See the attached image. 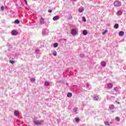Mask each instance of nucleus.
Returning <instances> with one entry per match:
<instances>
[{
  "label": "nucleus",
  "instance_id": "obj_20",
  "mask_svg": "<svg viewBox=\"0 0 126 126\" xmlns=\"http://www.w3.org/2000/svg\"><path fill=\"white\" fill-rule=\"evenodd\" d=\"M114 27L115 29H118V28H119V24H116L114 26Z\"/></svg>",
  "mask_w": 126,
  "mask_h": 126
},
{
  "label": "nucleus",
  "instance_id": "obj_33",
  "mask_svg": "<svg viewBox=\"0 0 126 126\" xmlns=\"http://www.w3.org/2000/svg\"><path fill=\"white\" fill-rule=\"evenodd\" d=\"M53 56H54V57H57V52L53 53Z\"/></svg>",
  "mask_w": 126,
  "mask_h": 126
},
{
  "label": "nucleus",
  "instance_id": "obj_10",
  "mask_svg": "<svg viewBox=\"0 0 126 126\" xmlns=\"http://www.w3.org/2000/svg\"><path fill=\"white\" fill-rule=\"evenodd\" d=\"M79 12H83V11H84V8H83V7H80L79 9Z\"/></svg>",
  "mask_w": 126,
  "mask_h": 126
},
{
  "label": "nucleus",
  "instance_id": "obj_22",
  "mask_svg": "<svg viewBox=\"0 0 126 126\" xmlns=\"http://www.w3.org/2000/svg\"><path fill=\"white\" fill-rule=\"evenodd\" d=\"M109 109L110 110H114V105H111L109 106Z\"/></svg>",
  "mask_w": 126,
  "mask_h": 126
},
{
  "label": "nucleus",
  "instance_id": "obj_6",
  "mask_svg": "<svg viewBox=\"0 0 126 126\" xmlns=\"http://www.w3.org/2000/svg\"><path fill=\"white\" fill-rule=\"evenodd\" d=\"M59 19H60V16L58 15L55 16L53 18V20L54 21H57V20H59Z\"/></svg>",
  "mask_w": 126,
  "mask_h": 126
},
{
  "label": "nucleus",
  "instance_id": "obj_37",
  "mask_svg": "<svg viewBox=\"0 0 126 126\" xmlns=\"http://www.w3.org/2000/svg\"><path fill=\"white\" fill-rule=\"evenodd\" d=\"M89 84H88V83H87V84H86V86H87V87H89Z\"/></svg>",
  "mask_w": 126,
  "mask_h": 126
},
{
  "label": "nucleus",
  "instance_id": "obj_7",
  "mask_svg": "<svg viewBox=\"0 0 126 126\" xmlns=\"http://www.w3.org/2000/svg\"><path fill=\"white\" fill-rule=\"evenodd\" d=\"M107 88L111 89L113 88V84L112 83H109L107 84Z\"/></svg>",
  "mask_w": 126,
  "mask_h": 126
},
{
  "label": "nucleus",
  "instance_id": "obj_1",
  "mask_svg": "<svg viewBox=\"0 0 126 126\" xmlns=\"http://www.w3.org/2000/svg\"><path fill=\"white\" fill-rule=\"evenodd\" d=\"M114 6L116 7H120L122 6V2L119 0H116L113 3Z\"/></svg>",
  "mask_w": 126,
  "mask_h": 126
},
{
  "label": "nucleus",
  "instance_id": "obj_4",
  "mask_svg": "<svg viewBox=\"0 0 126 126\" xmlns=\"http://www.w3.org/2000/svg\"><path fill=\"white\" fill-rule=\"evenodd\" d=\"M76 30L74 29H72L71 31V34L73 35V36L76 35Z\"/></svg>",
  "mask_w": 126,
  "mask_h": 126
},
{
  "label": "nucleus",
  "instance_id": "obj_26",
  "mask_svg": "<svg viewBox=\"0 0 126 126\" xmlns=\"http://www.w3.org/2000/svg\"><path fill=\"white\" fill-rule=\"evenodd\" d=\"M82 21H84V22H86V18H85V17H83Z\"/></svg>",
  "mask_w": 126,
  "mask_h": 126
},
{
  "label": "nucleus",
  "instance_id": "obj_25",
  "mask_svg": "<svg viewBox=\"0 0 126 126\" xmlns=\"http://www.w3.org/2000/svg\"><path fill=\"white\" fill-rule=\"evenodd\" d=\"M31 82H35V78H31Z\"/></svg>",
  "mask_w": 126,
  "mask_h": 126
},
{
  "label": "nucleus",
  "instance_id": "obj_44",
  "mask_svg": "<svg viewBox=\"0 0 126 126\" xmlns=\"http://www.w3.org/2000/svg\"><path fill=\"white\" fill-rule=\"evenodd\" d=\"M111 94H112L113 95H114V94L113 93H112Z\"/></svg>",
  "mask_w": 126,
  "mask_h": 126
},
{
  "label": "nucleus",
  "instance_id": "obj_27",
  "mask_svg": "<svg viewBox=\"0 0 126 126\" xmlns=\"http://www.w3.org/2000/svg\"><path fill=\"white\" fill-rule=\"evenodd\" d=\"M94 100H98V99H99V97L98 96H94Z\"/></svg>",
  "mask_w": 126,
  "mask_h": 126
},
{
  "label": "nucleus",
  "instance_id": "obj_30",
  "mask_svg": "<svg viewBox=\"0 0 126 126\" xmlns=\"http://www.w3.org/2000/svg\"><path fill=\"white\" fill-rule=\"evenodd\" d=\"M108 32V30H105L104 32H102L103 35H105L106 33Z\"/></svg>",
  "mask_w": 126,
  "mask_h": 126
},
{
  "label": "nucleus",
  "instance_id": "obj_19",
  "mask_svg": "<svg viewBox=\"0 0 126 126\" xmlns=\"http://www.w3.org/2000/svg\"><path fill=\"white\" fill-rule=\"evenodd\" d=\"M44 85H45V86H49V85H50V83H49V82H48V81H46L44 83Z\"/></svg>",
  "mask_w": 126,
  "mask_h": 126
},
{
  "label": "nucleus",
  "instance_id": "obj_2",
  "mask_svg": "<svg viewBox=\"0 0 126 126\" xmlns=\"http://www.w3.org/2000/svg\"><path fill=\"white\" fill-rule=\"evenodd\" d=\"M50 32V31L47 29H43L42 30V35L44 36H46L47 35H49V33Z\"/></svg>",
  "mask_w": 126,
  "mask_h": 126
},
{
  "label": "nucleus",
  "instance_id": "obj_31",
  "mask_svg": "<svg viewBox=\"0 0 126 126\" xmlns=\"http://www.w3.org/2000/svg\"><path fill=\"white\" fill-rule=\"evenodd\" d=\"M115 120L117 121V122H120V118L119 117H116Z\"/></svg>",
  "mask_w": 126,
  "mask_h": 126
},
{
  "label": "nucleus",
  "instance_id": "obj_9",
  "mask_svg": "<svg viewBox=\"0 0 126 126\" xmlns=\"http://www.w3.org/2000/svg\"><path fill=\"white\" fill-rule=\"evenodd\" d=\"M14 115L16 117H18L19 116V112L17 110H15Z\"/></svg>",
  "mask_w": 126,
  "mask_h": 126
},
{
  "label": "nucleus",
  "instance_id": "obj_5",
  "mask_svg": "<svg viewBox=\"0 0 126 126\" xmlns=\"http://www.w3.org/2000/svg\"><path fill=\"white\" fill-rule=\"evenodd\" d=\"M11 34L13 36H16V35H18V32L15 30H13L11 31Z\"/></svg>",
  "mask_w": 126,
  "mask_h": 126
},
{
  "label": "nucleus",
  "instance_id": "obj_12",
  "mask_svg": "<svg viewBox=\"0 0 126 126\" xmlns=\"http://www.w3.org/2000/svg\"><path fill=\"white\" fill-rule=\"evenodd\" d=\"M119 36H124V35H125V32H124L123 31H121L119 32Z\"/></svg>",
  "mask_w": 126,
  "mask_h": 126
},
{
  "label": "nucleus",
  "instance_id": "obj_14",
  "mask_svg": "<svg viewBox=\"0 0 126 126\" xmlns=\"http://www.w3.org/2000/svg\"><path fill=\"white\" fill-rule=\"evenodd\" d=\"M104 125H105V126H110V122H108V121H105L104 122Z\"/></svg>",
  "mask_w": 126,
  "mask_h": 126
},
{
  "label": "nucleus",
  "instance_id": "obj_23",
  "mask_svg": "<svg viewBox=\"0 0 126 126\" xmlns=\"http://www.w3.org/2000/svg\"><path fill=\"white\" fill-rule=\"evenodd\" d=\"M9 62L12 64H14V63H15V61L9 60Z\"/></svg>",
  "mask_w": 126,
  "mask_h": 126
},
{
  "label": "nucleus",
  "instance_id": "obj_8",
  "mask_svg": "<svg viewBox=\"0 0 126 126\" xmlns=\"http://www.w3.org/2000/svg\"><path fill=\"white\" fill-rule=\"evenodd\" d=\"M40 23L41 24H45V19H44V18L41 17V18H40Z\"/></svg>",
  "mask_w": 126,
  "mask_h": 126
},
{
  "label": "nucleus",
  "instance_id": "obj_17",
  "mask_svg": "<svg viewBox=\"0 0 126 126\" xmlns=\"http://www.w3.org/2000/svg\"><path fill=\"white\" fill-rule=\"evenodd\" d=\"M123 14V12L121 10H119L117 12V15H122Z\"/></svg>",
  "mask_w": 126,
  "mask_h": 126
},
{
  "label": "nucleus",
  "instance_id": "obj_3",
  "mask_svg": "<svg viewBox=\"0 0 126 126\" xmlns=\"http://www.w3.org/2000/svg\"><path fill=\"white\" fill-rule=\"evenodd\" d=\"M43 123H44V121H43V120L40 122H39V121H33V123L36 126H41V125H42V124H43Z\"/></svg>",
  "mask_w": 126,
  "mask_h": 126
},
{
  "label": "nucleus",
  "instance_id": "obj_38",
  "mask_svg": "<svg viewBox=\"0 0 126 126\" xmlns=\"http://www.w3.org/2000/svg\"><path fill=\"white\" fill-rule=\"evenodd\" d=\"M109 124H110V125H113V122H110L109 123Z\"/></svg>",
  "mask_w": 126,
  "mask_h": 126
},
{
  "label": "nucleus",
  "instance_id": "obj_41",
  "mask_svg": "<svg viewBox=\"0 0 126 126\" xmlns=\"http://www.w3.org/2000/svg\"><path fill=\"white\" fill-rule=\"evenodd\" d=\"M73 0V1H77V0Z\"/></svg>",
  "mask_w": 126,
  "mask_h": 126
},
{
  "label": "nucleus",
  "instance_id": "obj_34",
  "mask_svg": "<svg viewBox=\"0 0 126 126\" xmlns=\"http://www.w3.org/2000/svg\"><path fill=\"white\" fill-rule=\"evenodd\" d=\"M3 9H4V6H1V10H3Z\"/></svg>",
  "mask_w": 126,
  "mask_h": 126
},
{
  "label": "nucleus",
  "instance_id": "obj_11",
  "mask_svg": "<svg viewBox=\"0 0 126 126\" xmlns=\"http://www.w3.org/2000/svg\"><path fill=\"white\" fill-rule=\"evenodd\" d=\"M100 64L101 66L105 67L106 66V62L104 61H102V62H101Z\"/></svg>",
  "mask_w": 126,
  "mask_h": 126
},
{
  "label": "nucleus",
  "instance_id": "obj_45",
  "mask_svg": "<svg viewBox=\"0 0 126 126\" xmlns=\"http://www.w3.org/2000/svg\"><path fill=\"white\" fill-rule=\"evenodd\" d=\"M118 104H120V102H118Z\"/></svg>",
  "mask_w": 126,
  "mask_h": 126
},
{
  "label": "nucleus",
  "instance_id": "obj_29",
  "mask_svg": "<svg viewBox=\"0 0 126 126\" xmlns=\"http://www.w3.org/2000/svg\"><path fill=\"white\" fill-rule=\"evenodd\" d=\"M73 111L75 112L76 113L77 112V108H75L73 109Z\"/></svg>",
  "mask_w": 126,
  "mask_h": 126
},
{
  "label": "nucleus",
  "instance_id": "obj_24",
  "mask_svg": "<svg viewBox=\"0 0 126 126\" xmlns=\"http://www.w3.org/2000/svg\"><path fill=\"white\" fill-rule=\"evenodd\" d=\"M75 121H76V123H79V122L80 121V119H79V118H76Z\"/></svg>",
  "mask_w": 126,
  "mask_h": 126
},
{
  "label": "nucleus",
  "instance_id": "obj_28",
  "mask_svg": "<svg viewBox=\"0 0 126 126\" xmlns=\"http://www.w3.org/2000/svg\"><path fill=\"white\" fill-rule=\"evenodd\" d=\"M118 90L119 88L118 87L114 88V91H116V92H118Z\"/></svg>",
  "mask_w": 126,
  "mask_h": 126
},
{
  "label": "nucleus",
  "instance_id": "obj_15",
  "mask_svg": "<svg viewBox=\"0 0 126 126\" xmlns=\"http://www.w3.org/2000/svg\"><path fill=\"white\" fill-rule=\"evenodd\" d=\"M67 97L70 98V97H72V94L71 93H68L67 94Z\"/></svg>",
  "mask_w": 126,
  "mask_h": 126
},
{
  "label": "nucleus",
  "instance_id": "obj_21",
  "mask_svg": "<svg viewBox=\"0 0 126 126\" xmlns=\"http://www.w3.org/2000/svg\"><path fill=\"white\" fill-rule=\"evenodd\" d=\"M35 53H36V54H41V51H40V50H39V49H36V50H35Z\"/></svg>",
  "mask_w": 126,
  "mask_h": 126
},
{
  "label": "nucleus",
  "instance_id": "obj_43",
  "mask_svg": "<svg viewBox=\"0 0 126 126\" xmlns=\"http://www.w3.org/2000/svg\"><path fill=\"white\" fill-rule=\"evenodd\" d=\"M66 84H67V85H68V83H67Z\"/></svg>",
  "mask_w": 126,
  "mask_h": 126
},
{
  "label": "nucleus",
  "instance_id": "obj_39",
  "mask_svg": "<svg viewBox=\"0 0 126 126\" xmlns=\"http://www.w3.org/2000/svg\"><path fill=\"white\" fill-rule=\"evenodd\" d=\"M106 98H107V100H109V96H108V95L107 96Z\"/></svg>",
  "mask_w": 126,
  "mask_h": 126
},
{
  "label": "nucleus",
  "instance_id": "obj_42",
  "mask_svg": "<svg viewBox=\"0 0 126 126\" xmlns=\"http://www.w3.org/2000/svg\"><path fill=\"white\" fill-rule=\"evenodd\" d=\"M70 19H72V17H71L70 18Z\"/></svg>",
  "mask_w": 126,
  "mask_h": 126
},
{
  "label": "nucleus",
  "instance_id": "obj_13",
  "mask_svg": "<svg viewBox=\"0 0 126 126\" xmlns=\"http://www.w3.org/2000/svg\"><path fill=\"white\" fill-rule=\"evenodd\" d=\"M88 34V32L86 30H84L83 31V34L85 36H86V35Z\"/></svg>",
  "mask_w": 126,
  "mask_h": 126
},
{
  "label": "nucleus",
  "instance_id": "obj_18",
  "mask_svg": "<svg viewBox=\"0 0 126 126\" xmlns=\"http://www.w3.org/2000/svg\"><path fill=\"white\" fill-rule=\"evenodd\" d=\"M58 46H59V43H55L53 44V47L54 48H57V47H58Z\"/></svg>",
  "mask_w": 126,
  "mask_h": 126
},
{
  "label": "nucleus",
  "instance_id": "obj_16",
  "mask_svg": "<svg viewBox=\"0 0 126 126\" xmlns=\"http://www.w3.org/2000/svg\"><path fill=\"white\" fill-rule=\"evenodd\" d=\"M14 23L15 24H19V23H20V21H19V20L17 19L15 20Z\"/></svg>",
  "mask_w": 126,
  "mask_h": 126
},
{
  "label": "nucleus",
  "instance_id": "obj_32",
  "mask_svg": "<svg viewBox=\"0 0 126 126\" xmlns=\"http://www.w3.org/2000/svg\"><path fill=\"white\" fill-rule=\"evenodd\" d=\"M80 57H81V58H84V55L83 54H81Z\"/></svg>",
  "mask_w": 126,
  "mask_h": 126
},
{
  "label": "nucleus",
  "instance_id": "obj_35",
  "mask_svg": "<svg viewBox=\"0 0 126 126\" xmlns=\"http://www.w3.org/2000/svg\"><path fill=\"white\" fill-rule=\"evenodd\" d=\"M52 11H53L52 10H48V12H49V13H52Z\"/></svg>",
  "mask_w": 126,
  "mask_h": 126
},
{
  "label": "nucleus",
  "instance_id": "obj_40",
  "mask_svg": "<svg viewBox=\"0 0 126 126\" xmlns=\"http://www.w3.org/2000/svg\"><path fill=\"white\" fill-rule=\"evenodd\" d=\"M111 98H113V99H115V96H111Z\"/></svg>",
  "mask_w": 126,
  "mask_h": 126
},
{
  "label": "nucleus",
  "instance_id": "obj_36",
  "mask_svg": "<svg viewBox=\"0 0 126 126\" xmlns=\"http://www.w3.org/2000/svg\"><path fill=\"white\" fill-rule=\"evenodd\" d=\"M24 1L25 2L26 4L27 5V4H28L27 0H24Z\"/></svg>",
  "mask_w": 126,
  "mask_h": 126
}]
</instances>
